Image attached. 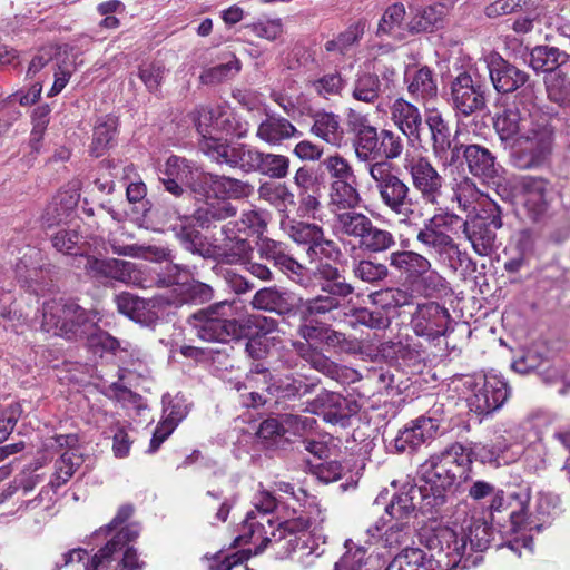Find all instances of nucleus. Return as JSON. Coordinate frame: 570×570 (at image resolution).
I'll use <instances>...</instances> for the list:
<instances>
[{"label": "nucleus", "mask_w": 570, "mask_h": 570, "mask_svg": "<svg viewBox=\"0 0 570 570\" xmlns=\"http://www.w3.org/2000/svg\"><path fill=\"white\" fill-rule=\"evenodd\" d=\"M472 459L459 442L431 454L419 468L422 509L436 512L446 503V493L471 480Z\"/></svg>", "instance_id": "obj_1"}, {"label": "nucleus", "mask_w": 570, "mask_h": 570, "mask_svg": "<svg viewBox=\"0 0 570 570\" xmlns=\"http://www.w3.org/2000/svg\"><path fill=\"white\" fill-rule=\"evenodd\" d=\"M134 508L129 504L119 508L115 518L100 528L95 535H111L85 564V570H142L145 561L139 560L137 551L129 543L139 535L137 524L124 523L131 517Z\"/></svg>", "instance_id": "obj_2"}, {"label": "nucleus", "mask_w": 570, "mask_h": 570, "mask_svg": "<svg viewBox=\"0 0 570 570\" xmlns=\"http://www.w3.org/2000/svg\"><path fill=\"white\" fill-rule=\"evenodd\" d=\"M254 512H247L244 533L235 539V543H258L255 554L262 553L269 544L279 543H283L281 548L284 551H295L301 543H305L302 537H305V532L316 522L312 512L307 511H301V514L278 523L277 527L272 519H268L267 528L263 522H254Z\"/></svg>", "instance_id": "obj_3"}, {"label": "nucleus", "mask_w": 570, "mask_h": 570, "mask_svg": "<svg viewBox=\"0 0 570 570\" xmlns=\"http://www.w3.org/2000/svg\"><path fill=\"white\" fill-rule=\"evenodd\" d=\"M353 134V149L358 161L365 163V168L374 163L399 159L404 151L402 136L391 129H379L361 115H353L348 120Z\"/></svg>", "instance_id": "obj_4"}, {"label": "nucleus", "mask_w": 570, "mask_h": 570, "mask_svg": "<svg viewBox=\"0 0 570 570\" xmlns=\"http://www.w3.org/2000/svg\"><path fill=\"white\" fill-rule=\"evenodd\" d=\"M431 553L419 548H404L392 567L397 570H453L459 564V548L451 528H440L428 538Z\"/></svg>", "instance_id": "obj_5"}, {"label": "nucleus", "mask_w": 570, "mask_h": 570, "mask_svg": "<svg viewBox=\"0 0 570 570\" xmlns=\"http://www.w3.org/2000/svg\"><path fill=\"white\" fill-rule=\"evenodd\" d=\"M554 147L553 127L538 125L509 142L508 163L521 170L539 169L550 165Z\"/></svg>", "instance_id": "obj_6"}, {"label": "nucleus", "mask_w": 570, "mask_h": 570, "mask_svg": "<svg viewBox=\"0 0 570 570\" xmlns=\"http://www.w3.org/2000/svg\"><path fill=\"white\" fill-rule=\"evenodd\" d=\"M367 174L374 184L381 204L402 222L414 215L416 202L409 184L395 171L393 163H374L367 167Z\"/></svg>", "instance_id": "obj_7"}, {"label": "nucleus", "mask_w": 570, "mask_h": 570, "mask_svg": "<svg viewBox=\"0 0 570 570\" xmlns=\"http://www.w3.org/2000/svg\"><path fill=\"white\" fill-rule=\"evenodd\" d=\"M530 502V488L527 483L508 484L505 489H501V513L504 512L510 519L511 530L519 535L511 540L501 542V548L507 547L511 551L520 553V548H524L530 552L533 550V541L531 535L524 530H541L542 523H537L527 515Z\"/></svg>", "instance_id": "obj_8"}, {"label": "nucleus", "mask_w": 570, "mask_h": 570, "mask_svg": "<svg viewBox=\"0 0 570 570\" xmlns=\"http://www.w3.org/2000/svg\"><path fill=\"white\" fill-rule=\"evenodd\" d=\"M459 220L454 214H435L424 222L416 234V242L438 254L440 261L454 272L465 257L449 234V228Z\"/></svg>", "instance_id": "obj_9"}, {"label": "nucleus", "mask_w": 570, "mask_h": 570, "mask_svg": "<svg viewBox=\"0 0 570 570\" xmlns=\"http://www.w3.org/2000/svg\"><path fill=\"white\" fill-rule=\"evenodd\" d=\"M224 304H217L191 314L188 324L197 337L205 342L228 343L239 338L242 327L234 318H226L219 314Z\"/></svg>", "instance_id": "obj_10"}, {"label": "nucleus", "mask_w": 570, "mask_h": 570, "mask_svg": "<svg viewBox=\"0 0 570 570\" xmlns=\"http://www.w3.org/2000/svg\"><path fill=\"white\" fill-rule=\"evenodd\" d=\"M403 169L409 175L412 187L426 205H438L444 185L443 176L425 156L406 155Z\"/></svg>", "instance_id": "obj_11"}, {"label": "nucleus", "mask_w": 570, "mask_h": 570, "mask_svg": "<svg viewBox=\"0 0 570 570\" xmlns=\"http://www.w3.org/2000/svg\"><path fill=\"white\" fill-rule=\"evenodd\" d=\"M438 412L439 409L433 407L400 430L394 439L396 451L400 453L413 452L426 441L432 440L443 422V417Z\"/></svg>", "instance_id": "obj_12"}, {"label": "nucleus", "mask_w": 570, "mask_h": 570, "mask_svg": "<svg viewBox=\"0 0 570 570\" xmlns=\"http://www.w3.org/2000/svg\"><path fill=\"white\" fill-rule=\"evenodd\" d=\"M453 108L463 117L479 114L487 108L483 86L468 71L460 72L451 82Z\"/></svg>", "instance_id": "obj_13"}, {"label": "nucleus", "mask_w": 570, "mask_h": 570, "mask_svg": "<svg viewBox=\"0 0 570 570\" xmlns=\"http://www.w3.org/2000/svg\"><path fill=\"white\" fill-rule=\"evenodd\" d=\"M77 267H82L86 273L96 279H112L125 284L138 282L137 265L131 262L109 258L98 259L91 256L80 255Z\"/></svg>", "instance_id": "obj_14"}, {"label": "nucleus", "mask_w": 570, "mask_h": 570, "mask_svg": "<svg viewBox=\"0 0 570 570\" xmlns=\"http://www.w3.org/2000/svg\"><path fill=\"white\" fill-rule=\"evenodd\" d=\"M195 125L202 139L214 137L213 131H225L228 135L243 138L247 135V128L243 127L236 118L223 106L200 107L197 110Z\"/></svg>", "instance_id": "obj_15"}, {"label": "nucleus", "mask_w": 570, "mask_h": 570, "mask_svg": "<svg viewBox=\"0 0 570 570\" xmlns=\"http://www.w3.org/2000/svg\"><path fill=\"white\" fill-rule=\"evenodd\" d=\"M199 149L213 161L247 171L252 147L245 144H229L226 139L205 137L198 142Z\"/></svg>", "instance_id": "obj_16"}, {"label": "nucleus", "mask_w": 570, "mask_h": 570, "mask_svg": "<svg viewBox=\"0 0 570 570\" xmlns=\"http://www.w3.org/2000/svg\"><path fill=\"white\" fill-rule=\"evenodd\" d=\"M224 239L222 244L214 245L210 259L225 264H244L250 258L253 247L246 237L242 236L239 223H227L222 227Z\"/></svg>", "instance_id": "obj_17"}, {"label": "nucleus", "mask_w": 570, "mask_h": 570, "mask_svg": "<svg viewBox=\"0 0 570 570\" xmlns=\"http://www.w3.org/2000/svg\"><path fill=\"white\" fill-rule=\"evenodd\" d=\"M548 186V180L531 176L521 177L513 185L515 200L527 208L533 219L547 210Z\"/></svg>", "instance_id": "obj_18"}, {"label": "nucleus", "mask_w": 570, "mask_h": 570, "mask_svg": "<svg viewBox=\"0 0 570 570\" xmlns=\"http://www.w3.org/2000/svg\"><path fill=\"white\" fill-rule=\"evenodd\" d=\"M416 508L422 510L423 513H431L430 511H424L422 509L421 488L413 482L407 481L392 495L384 510L385 515L389 517V522H410V519L414 515Z\"/></svg>", "instance_id": "obj_19"}, {"label": "nucleus", "mask_w": 570, "mask_h": 570, "mask_svg": "<svg viewBox=\"0 0 570 570\" xmlns=\"http://www.w3.org/2000/svg\"><path fill=\"white\" fill-rule=\"evenodd\" d=\"M368 540H381L383 546L389 549L411 548L409 544L413 541V530L407 521L389 522L383 517L367 530Z\"/></svg>", "instance_id": "obj_20"}, {"label": "nucleus", "mask_w": 570, "mask_h": 570, "mask_svg": "<svg viewBox=\"0 0 570 570\" xmlns=\"http://www.w3.org/2000/svg\"><path fill=\"white\" fill-rule=\"evenodd\" d=\"M449 323L448 309L435 302L419 305L413 317L416 334L431 338L444 335Z\"/></svg>", "instance_id": "obj_21"}, {"label": "nucleus", "mask_w": 570, "mask_h": 570, "mask_svg": "<svg viewBox=\"0 0 570 570\" xmlns=\"http://www.w3.org/2000/svg\"><path fill=\"white\" fill-rule=\"evenodd\" d=\"M485 189H479L471 178L463 177L453 187L454 199L459 206L464 210H476L479 206L483 212L491 213L492 209H499L495 202V196L488 184Z\"/></svg>", "instance_id": "obj_22"}, {"label": "nucleus", "mask_w": 570, "mask_h": 570, "mask_svg": "<svg viewBox=\"0 0 570 570\" xmlns=\"http://www.w3.org/2000/svg\"><path fill=\"white\" fill-rule=\"evenodd\" d=\"M188 405L183 396L176 395L166 402L164 400L163 420L157 424L150 440L148 453H155L178 424L187 416Z\"/></svg>", "instance_id": "obj_23"}, {"label": "nucleus", "mask_w": 570, "mask_h": 570, "mask_svg": "<svg viewBox=\"0 0 570 570\" xmlns=\"http://www.w3.org/2000/svg\"><path fill=\"white\" fill-rule=\"evenodd\" d=\"M463 157L470 173L482 178L483 184H488V188H490L494 195H499L495 156L487 148L473 144L465 146Z\"/></svg>", "instance_id": "obj_24"}, {"label": "nucleus", "mask_w": 570, "mask_h": 570, "mask_svg": "<svg viewBox=\"0 0 570 570\" xmlns=\"http://www.w3.org/2000/svg\"><path fill=\"white\" fill-rule=\"evenodd\" d=\"M194 222L193 216L179 215L178 223L171 226V230L183 248L209 259L213 257L214 245L207 242V237L197 229Z\"/></svg>", "instance_id": "obj_25"}, {"label": "nucleus", "mask_w": 570, "mask_h": 570, "mask_svg": "<svg viewBox=\"0 0 570 570\" xmlns=\"http://www.w3.org/2000/svg\"><path fill=\"white\" fill-rule=\"evenodd\" d=\"M257 252L262 259L273 263L281 272L294 278L303 275L304 267L288 253L287 245L265 237L257 244Z\"/></svg>", "instance_id": "obj_26"}, {"label": "nucleus", "mask_w": 570, "mask_h": 570, "mask_svg": "<svg viewBox=\"0 0 570 570\" xmlns=\"http://www.w3.org/2000/svg\"><path fill=\"white\" fill-rule=\"evenodd\" d=\"M391 120L412 144L421 142L422 115L416 106L403 98L391 106Z\"/></svg>", "instance_id": "obj_27"}, {"label": "nucleus", "mask_w": 570, "mask_h": 570, "mask_svg": "<svg viewBox=\"0 0 570 570\" xmlns=\"http://www.w3.org/2000/svg\"><path fill=\"white\" fill-rule=\"evenodd\" d=\"M314 412L323 420L341 426L347 425L352 410L348 401L338 393L322 391L313 401Z\"/></svg>", "instance_id": "obj_28"}, {"label": "nucleus", "mask_w": 570, "mask_h": 570, "mask_svg": "<svg viewBox=\"0 0 570 570\" xmlns=\"http://www.w3.org/2000/svg\"><path fill=\"white\" fill-rule=\"evenodd\" d=\"M301 136L302 132L288 119L277 114H267L256 129V137L272 147Z\"/></svg>", "instance_id": "obj_29"}, {"label": "nucleus", "mask_w": 570, "mask_h": 570, "mask_svg": "<svg viewBox=\"0 0 570 570\" xmlns=\"http://www.w3.org/2000/svg\"><path fill=\"white\" fill-rule=\"evenodd\" d=\"M452 531L455 538V546L459 548V562L466 554L468 544L471 551H483L488 549L493 538L491 525L482 519L472 520L466 528L462 529L460 537L453 529Z\"/></svg>", "instance_id": "obj_30"}, {"label": "nucleus", "mask_w": 570, "mask_h": 570, "mask_svg": "<svg viewBox=\"0 0 570 570\" xmlns=\"http://www.w3.org/2000/svg\"><path fill=\"white\" fill-rule=\"evenodd\" d=\"M463 233L472 243L474 250L479 255H490L497 249V229L499 220L493 216L490 223L482 219H475L472 224L463 222Z\"/></svg>", "instance_id": "obj_31"}, {"label": "nucleus", "mask_w": 570, "mask_h": 570, "mask_svg": "<svg viewBox=\"0 0 570 570\" xmlns=\"http://www.w3.org/2000/svg\"><path fill=\"white\" fill-rule=\"evenodd\" d=\"M389 265L409 281L422 277L431 269V262L422 254L414 250H394L390 253Z\"/></svg>", "instance_id": "obj_32"}, {"label": "nucleus", "mask_w": 570, "mask_h": 570, "mask_svg": "<svg viewBox=\"0 0 570 570\" xmlns=\"http://www.w3.org/2000/svg\"><path fill=\"white\" fill-rule=\"evenodd\" d=\"M246 173H258L272 179H282L288 175L289 159L281 154L264 153L252 147Z\"/></svg>", "instance_id": "obj_33"}, {"label": "nucleus", "mask_w": 570, "mask_h": 570, "mask_svg": "<svg viewBox=\"0 0 570 570\" xmlns=\"http://www.w3.org/2000/svg\"><path fill=\"white\" fill-rule=\"evenodd\" d=\"M313 273L318 281L321 291L326 293V295L341 299L354 293V286L346 281L343 273L332 263H318Z\"/></svg>", "instance_id": "obj_34"}, {"label": "nucleus", "mask_w": 570, "mask_h": 570, "mask_svg": "<svg viewBox=\"0 0 570 570\" xmlns=\"http://www.w3.org/2000/svg\"><path fill=\"white\" fill-rule=\"evenodd\" d=\"M250 305L255 309L272 312L282 316L289 315L294 311L292 294L276 286L258 289L254 294Z\"/></svg>", "instance_id": "obj_35"}, {"label": "nucleus", "mask_w": 570, "mask_h": 570, "mask_svg": "<svg viewBox=\"0 0 570 570\" xmlns=\"http://www.w3.org/2000/svg\"><path fill=\"white\" fill-rule=\"evenodd\" d=\"M77 304L62 299H50L42 305L41 331L62 337V325L66 316H75Z\"/></svg>", "instance_id": "obj_36"}, {"label": "nucleus", "mask_w": 570, "mask_h": 570, "mask_svg": "<svg viewBox=\"0 0 570 570\" xmlns=\"http://www.w3.org/2000/svg\"><path fill=\"white\" fill-rule=\"evenodd\" d=\"M237 209L229 200L208 197L206 203L191 215L195 223L203 229L214 227L217 222L234 217Z\"/></svg>", "instance_id": "obj_37"}, {"label": "nucleus", "mask_w": 570, "mask_h": 570, "mask_svg": "<svg viewBox=\"0 0 570 570\" xmlns=\"http://www.w3.org/2000/svg\"><path fill=\"white\" fill-rule=\"evenodd\" d=\"M372 220L366 214L355 209H346L334 214L333 230L340 239L353 238L358 242L364 237Z\"/></svg>", "instance_id": "obj_38"}, {"label": "nucleus", "mask_w": 570, "mask_h": 570, "mask_svg": "<svg viewBox=\"0 0 570 570\" xmlns=\"http://www.w3.org/2000/svg\"><path fill=\"white\" fill-rule=\"evenodd\" d=\"M311 132L327 144L340 147L344 141V128L338 115L317 111L312 116Z\"/></svg>", "instance_id": "obj_39"}, {"label": "nucleus", "mask_w": 570, "mask_h": 570, "mask_svg": "<svg viewBox=\"0 0 570 570\" xmlns=\"http://www.w3.org/2000/svg\"><path fill=\"white\" fill-rule=\"evenodd\" d=\"M532 431V416L524 419L519 424H509L504 429L505 435L502 436L503 441H511L509 445L501 443V458H503L507 463L515 461L523 453L522 445L529 440Z\"/></svg>", "instance_id": "obj_40"}, {"label": "nucleus", "mask_w": 570, "mask_h": 570, "mask_svg": "<svg viewBox=\"0 0 570 570\" xmlns=\"http://www.w3.org/2000/svg\"><path fill=\"white\" fill-rule=\"evenodd\" d=\"M203 180L218 199H238L247 197L253 191V186L248 183L227 176L205 174Z\"/></svg>", "instance_id": "obj_41"}, {"label": "nucleus", "mask_w": 570, "mask_h": 570, "mask_svg": "<svg viewBox=\"0 0 570 570\" xmlns=\"http://www.w3.org/2000/svg\"><path fill=\"white\" fill-rule=\"evenodd\" d=\"M357 185V178L352 181L330 184V206L334 214L360 206L362 197Z\"/></svg>", "instance_id": "obj_42"}, {"label": "nucleus", "mask_w": 570, "mask_h": 570, "mask_svg": "<svg viewBox=\"0 0 570 570\" xmlns=\"http://www.w3.org/2000/svg\"><path fill=\"white\" fill-rule=\"evenodd\" d=\"M258 197L272 205L285 218L289 208L294 207L295 195L285 184L265 181L258 187Z\"/></svg>", "instance_id": "obj_43"}, {"label": "nucleus", "mask_w": 570, "mask_h": 570, "mask_svg": "<svg viewBox=\"0 0 570 570\" xmlns=\"http://www.w3.org/2000/svg\"><path fill=\"white\" fill-rule=\"evenodd\" d=\"M117 128L118 119L115 116L107 115L97 120L90 146L92 156L100 157L115 145Z\"/></svg>", "instance_id": "obj_44"}, {"label": "nucleus", "mask_w": 570, "mask_h": 570, "mask_svg": "<svg viewBox=\"0 0 570 570\" xmlns=\"http://www.w3.org/2000/svg\"><path fill=\"white\" fill-rule=\"evenodd\" d=\"M409 94L416 100H428L438 94L436 80L428 67L407 71L405 75Z\"/></svg>", "instance_id": "obj_45"}, {"label": "nucleus", "mask_w": 570, "mask_h": 570, "mask_svg": "<svg viewBox=\"0 0 570 570\" xmlns=\"http://www.w3.org/2000/svg\"><path fill=\"white\" fill-rule=\"evenodd\" d=\"M568 60L569 55L557 47L537 46L530 51V66L535 71L552 72Z\"/></svg>", "instance_id": "obj_46"}, {"label": "nucleus", "mask_w": 570, "mask_h": 570, "mask_svg": "<svg viewBox=\"0 0 570 570\" xmlns=\"http://www.w3.org/2000/svg\"><path fill=\"white\" fill-rule=\"evenodd\" d=\"M292 346L296 354L308 363L312 368L330 377H334L338 374V366L309 343L294 341L292 342Z\"/></svg>", "instance_id": "obj_47"}, {"label": "nucleus", "mask_w": 570, "mask_h": 570, "mask_svg": "<svg viewBox=\"0 0 570 570\" xmlns=\"http://www.w3.org/2000/svg\"><path fill=\"white\" fill-rule=\"evenodd\" d=\"M425 122L432 138V150L435 157H442L450 148L451 130L441 112L432 109L428 112Z\"/></svg>", "instance_id": "obj_48"}, {"label": "nucleus", "mask_w": 570, "mask_h": 570, "mask_svg": "<svg viewBox=\"0 0 570 570\" xmlns=\"http://www.w3.org/2000/svg\"><path fill=\"white\" fill-rule=\"evenodd\" d=\"M83 463L78 450H66L55 462V472L49 482L52 489L65 485Z\"/></svg>", "instance_id": "obj_49"}, {"label": "nucleus", "mask_w": 570, "mask_h": 570, "mask_svg": "<svg viewBox=\"0 0 570 570\" xmlns=\"http://www.w3.org/2000/svg\"><path fill=\"white\" fill-rule=\"evenodd\" d=\"M147 355L138 347L127 343L120 348L119 361L121 366L118 370V377L126 380L129 374H137L144 377L148 374Z\"/></svg>", "instance_id": "obj_50"}, {"label": "nucleus", "mask_w": 570, "mask_h": 570, "mask_svg": "<svg viewBox=\"0 0 570 570\" xmlns=\"http://www.w3.org/2000/svg\"><path fill=\"white\" fill-rule=\"evenodd\" d=\"M281 228L295 243L307 245V247H311L324 232V229L316 224L297 222L291 219L289 215H285V218H281Z\"/></svg>", "instance_id": "obj_51"}, {"label": "nucleus", "mask_w": 570, "mask_h": 570, "mask_svg": "<svg viewBox=\"0 0 570 570\" xmlns=\"http://www.w3.org/2000/svg\"><path fill=\"white\" fill-rule=\"evenodd\" d=\"M358 244L368 253L380 254L392 249L396 240L390 230L380 228L373 220H368V227Z\"/></svg>", "instance_id": "obj_52"}, {"label": "nucleus", "mask_w": 570, "mask_h": 570, "mask_svg": "<svg viewBox=\"0 0 570 570\" xmlns=\"http://www.w3.org/2000/svg\"><path fill=\"white\" fill-rule=\"evenodd\" d=\"M352 273L355 278L372 285H377L390 275L389 267L370 258L352 261Z\"/></svg>", "instance_id": "obj_53"}, {"label": "nucleus", "mask_w": 570, "mask_h": 570, "mask_svg": "<svg viewBox=\"0 0 570 570\" xmlns=\"http://www.w3.org/2000/svg\"><path fill=\"white\" fill-rule=\"evenodd\" d=\"M314 389V383H307L293 376H286L278 381H273L271 385L265 387L269 394L284 399L303 396L312 393Z\"/></svg>", "instance_id": "obj_54"}, {"label": "nucleus", "mask_w": 570, "mask_h": 570, "mask_svg": "<svg viewBox=\"0 0 570 570\" xmlns=\"http://www.w3.org/2000/svg\"><path fill=\"white\" fill-rule=\"evenodd\" d=\"M341 307V299L321 294L302 303L301 317L308 322L322 317Z\"/></svg>", "instance_id": "obj_55"}, {"label": "nucleus", "mask_w": 570, "mask_h": 570, "mask_svg": "<svg viewBox=\"0 0 570 570\" xmlns=\"http://www.w3.org/2000/svg\"><path fill=\"white\" fill-rule=\"evenodd\" d=\"M405 7L403 3H394L386 8L377 28L379 35H389L395 39L404 36Z\"/></svg>", "instance_id": "obj_56"}, {"label": "nucleus", "mask_w": 570, "mask_h": 570, "mask_svg": "<svg viewBox=\"0 0 570 570\" xmlns=\"http://www.w3.org/2000/svg\"><path fill=\"white\" fill-rule=\"evenodd\" d=\"M306 254L309 261L315 262L316 265L337 262L342 257L340 246L334 240L326 238L324 232L311 247H307Z\"/></svg>", "instance_id": "obj_57"}, {"label": "nucleus", "mask_w": 570, "mask_h": 570, "mask_svg": "<svg viewBox=\"0 0 570 570\" xmlns=\"http://www.w3.org/2000/svg\"><path fill=\"white\" fill-rule=\"evenodd\" d=\"M380 92L381 81L376 75L368 72L357 75L352 91L354 99L373 104L379 98Z\"/></svg>", "instance_id": "obj_58"}, {"label": "nucleus", "mask_w": 570, "mask_h": 570, "mask_svg": "<svg viewBox=\"0 0 570 570\" xmlns=\"http://www.w3.org/2000/svg\"><path fill=\"white\" fill-rule=\"evenodd\" d=\"M75 316H66V323L62 325V337L77 340L83 337L94 328V321L89 313L77 304Z\"/></svg>", "instance_id": "obj_59"}, {"label": "nucleus", "mask_w": 570, "mask_h": 570, "mask_svg": "<svg viewBox=\"0 0 570 570\" xmlns=\"http://www.w3.org/2000/svg\"><path fill=\"white\" fill-rule=\"evenodd\" d=\"M195 171L191 164L181 157L170 156L159 168V178L178 179L180 183H191Z\"/></svg>", "instance_id": "obj_60"}, {"label": "nucleus", "mask_w": 570, "mask_h": 570, "mask_svg": "<svg viewBox=\"0 0 570 570\" xmlns=\"http://www.w3.org/2000/svg\"><path fill=\"white\" fill-rule=\"evenodd\" d=\"M364 33V27L357 22L351 24L346 30L341 32L336 38L325 42L324 48L327 52H337L342 56L360 41Z\"/></svg>", "instance_id": "obj_61"}, {"label": "nucleus", "mask_w": 570, "mask_h": 570, "mask_svg": "<svg viewBox=\"0 0 570 570\" xmlns=\"http://www.w3.org/2000/svg\"><path fill=\"white\" fill-rule=\"evenodd\" d=\"M348 324L353 328L357 325H363L371 330H384L390 326L391 320L380 309L370 311L368 308L360 307L352 312Z\"/></svg>", "instance_id": "obj_62"}, {"label": "nucleus", "mask_w": 570, "mask_h": 570, "mask_svg": "<svg viewBox=\"0 0 570 570\" xmlns=\"http://www.w3.org/2000/svg\"><path fill=\"white\" fill-rule=\"evenodd\" d=\"M323 166L328 174L330 184L352 181L357 178L350 161L338 154L326 157L323 160Z\"/></svg>", "instance_id": "obj_63"}, {"label": "nucleus", "mask_w": 570, "mask_h": 570, "mask_svg": "<svg viewBox=\"0 0 570 570\" xmlns=\"http://www.w3.org/2000/svg\"><path fill=\"white\" fill-rule=\"evenodd\" d=\"M239 70V60L235 56H232V59L227 62L205 69L199 79L204 85H217L233 78Z\"/></svg>", "instance_id": "obj_64"}]
</instances>
